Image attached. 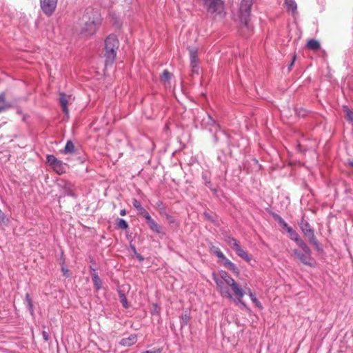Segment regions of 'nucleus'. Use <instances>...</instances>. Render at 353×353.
<instances>
[{"label": "nucleus", "mask_w": 353, "mask_h": 353, "mask_svg": "<svg viewBox=\"0 0 353 353\" xmlns=\"http://www.w3.org/2000/svg\"><path fill=\"white\" fill-rule=\"evenodd\" d=\"M101 22V19L98 12L92 9H88L81 18L80 34L84 37L94 34Z\"/></svg>", "instance_id": "1"}, {"label": "nucleus", "mask_w": 353, "mask_h": 353, "mask_svg": "<svg viewBox=\"0 0 353 353\" xmlns=\"http://www.w3.org/2000/svg\"><path fill=\"white\" fill-rule=\"evenodd\" d=\"M119 40L114 34L109 35L105 40V57H106L105 64L112 63L117 55V50L119 48Z\"/></svg>", "instance_id": "2"}, {"label": "nucleus", "mask_w": 353, "mask_h": 353, "mask_svg": "<svg viewBox=\"0 0 353 353\" xmlns=\"http://www.w3.org/2000/svg\"><path fill=\"white\" fill-rule=\"evenodd\" d=\"M303 252L298 249L292 250V254L295 259L299 260L303 264L312 267L313 266L312 258L311 256V250L310 248L304 242H300L299 245Z\"/></svg>", "instance_id": "3"}, {"label": "nucleus", "mask_w": 353, "mask_h": 353, "mask_svg": "<svg viewBox=\"0 0 353 353\" xmlns=\"http://www.w3.org/2000/svg\"><path fill=\"white\" fill-rule=\"evenodd\" d=\"M220 276V278L214 276V280L217 285L220 294L223 297L232 299V294L226 285L229 283V280H232L233 279L226 272H221Z\"/></svg>", "instance_id": "4"}, {"label": "nucleus", "mask_w": 353, "mask_h": 353, "mask_svg": "<svg viewBox=\"0 0 353 353\" xmlns=\"http://www.w3.org/2000/svg\"><path fill=\"white\" fill-rule=\"evenodd\" d=\"M252 6V0H242L240 5V19L241 22L247 28H249L248 19Z\"/></svg>", "instance_id": "5"}, {"label": "nucleus", "mask_w": 353, "mask_h": 353, "mask_svg": "<svg viewBox=\"0 0 353 353\" xmlns=\"http://www.w3.org/2000/svg\"><path fill=\"white\" fill-rule=\"evenodd\" d=\"M225 241L228 243V245L235 251L236 254L239 257H241L247 262H250L251 261V257L249 256L247 252H245L243 248H241L236 239L228 236L225 239Z\"/></svg>", "instance_id": "6"}, {"label": "nucleus", "mask_w": 353, "mask_h": 353, "mask_svg": "<svg viewBox=\"0 0 353 353\" xmlns=\"http://www.w3.org/2000/svg\"><path fill=\"white\" fill-rule=\"evenodd\" d=\"M208 12L216 16H222L224 12V5L222 0H212L205 6Z\"/></svg>", "instance_id": "7"}, {"label": "nucleus", "mask_w": 353, "mask_h": 353, "mask_svg": "<svg viewBox=\"0 0 353 353\" xmlns=\"http://www.w3.org/2000/svg\"><path fill=\"white\" fill-rule=\"evenodd\" d=\"M228 288H230L232 293V297L235 296L239 302L241 301V299L245 295V291L233 279L232 280H229V283L226 285Z\"/></svg>", "instance_id": "8"}, {"label": "nucleus", "mask_w": 353, "mask_h": 353, "mask_svg": "<svg viewBox=\"0 0 353 353\" xmlns=\"http://www.w3.org/2000/svg\"><path fill=\"white\" fill-rule=\"evenodd\" d=\"M41 8L48 16H50L55 11L58 0H40Z\"/></svg>", "instance_id": "9"}, {"label": "nucleus", "mask_w": 353, "mask_h": 353, "mask_svg": "<svg viewBox=\"0 0 353 353\" xmlns=\"http://www.w3.org/2000/svg\"><path fill=\"white\" fill-rule=\"evenodd\" d=\"M189 54L190 59V65L192 68V71L194 72H198V49L196 47L189 48Z\"/></svg>", "instance_id": "10"}, {"label": "nucleus", "mask_w": 353, "mask_h": 353, "mask_svg": "<svg viewBox=\"0 0 353 353\" xmlns=\"http://www.w3.org/2000/svg\"><path fill=\"white\" fill-rule=\"evenodd\" d=\"M301 228L303 232L308 236L311 243L316 244V241L314 234V232L310 228V225L307 222H302L301 224Z\"/></svg>", "instance_id": "11"}, {"label": "nucleus", "mask_w": 353, "mask_h": 353, "mask_svg": "<svg viewBox=\"0 0 353 353\" xmlns=\"http://www.w3.org/2000/svg\"><path fill=\"white\" fill-rule=\"evenodd\" d=\"M72 100V97L70 95H66L64 93L59 94V103L61 105L62 110L63 112L68 115L69 110L68 109V103H70Z\"/></svg>", "instance_id": "12"}, {"label": "nucleus", "mask_w": 353, "mask_h": 353, "mask_svg": "<svg viewBox=\"0 0 353 353\" xmlns=\"http://www.w3.org/2000/svg\"><path fill=\"white\" fill-rule=\"evenodd\" d=\"M219 261L222 263V265L228 269L229 270L233 272L235 274L238 275L239 274V270L236 267V265L233 263L230 260L226 258L225 256L223 258H221Z\"/></svg>", "instance_id": "13"}, {"label": "nucleus", "mask_w": 353, "mask_h": 353, "mask_svg": "<svg viewBox=\"0 0 353 353\" xmlns=\"http://www.w3.org/2000/svg\"><path fill=\"white\" fill-rule=\"evenodd\" d=\"M147 223L149 226V228L154 232L157 233H161V227L154 220L152 219L151 216H147L146 218H145Z\"/></svg>", "instance_id": "14"}, {"label": "nucleus", "mask_w": 353, "mask_h": 353, "mask_svg": "<svg viewBox=\"0 0 353 353\" xmlns=\"http://www.w3.org/2000/svg\"><path fill=\"white\" fill-rule=\"evenodd\" d=\"M284 4L288 12H291L294 16L297 14V4L294 0H285Z\"/></svg>", "instance_id": "15"}, {"label": "nucleus", "mask_w": 353, "mask_h": 353, "mask_svg": "<svg viewBox=\"0 0 353 353\" xmlns=\"http://www.w3.org/2000/svg\"><path fill=\"white\" fill-rule=\"evenodd\" d=\"M137 341V337L136 334H130L128 337L123 338L121 341L120 344L123 346H131L136 343Z\"/></svg>", "instance_id": "16"}, {"label": "nucleus", "mask_w": 353, "mask_h": 353, "mask_svg": "<svg viewBox=\"0 0 353 353\" xmlns=\"http://www.w3.org/2000/svg\"><path fill=\"white\" fill-rule=\"evenodd\" d=\"M132 205L134 208L139 211V213L144 218H146L147 216L150 215V214L144 209V208L141 205V203L138 200L134 199L132 201Z\"/></svg>", "instance_id": "17"}, {"label": "nucleus", "mask_w": 353, "mask_h": 353, "mask_svg": "<svg viewBox=\"0 0 353 353\" xmlns=\"http://www.w3.org/2000/svg\"><path fill=\"white\" fill-rule=\"evenodd\" d=\"M248 294L249 296L250 297L253 303L259 309H262L263 306L261 302L257 299L256 294L251 291L250 288H245V294Z\"/></svg>", "instance_id": "18"}, {"label": "nucleus", "mask_w": 353, "mask_h": 353, "mask_svg": "<svg viewBox=\"0 0 353 353\" xmlns=\"http://www.w3.org/2000/svg\"><path fill=\"white\" fill-rule=\"evenodd\" d=\"M286 230L288 232L290 239L295 241L298 245H300V242H303V241L299 238L298 233L291 227L288 228Z\"/></svg>", "instance_id": "19"}, {"label": "nucleus", "mask_w": 353, "mask_h": 353, "mask_svg": "<svg viewBox=\"0 0 353 353\" xmlns=\"http://www.w3.org/2000/svg\"><path fill=\"white\" fill-rule=\"evenodd\" d=\"M52 168L54 171H55L58 174H62L65 172V164L62 163L60 160H58L57 163H55Z\"/></svg>", "instance_id": "20"}, {"label": "nucleus", "mask_w": 353, "mask_h": 353, "mask_svg": "<svg viewBox=\"0 0 353 353\" xmlns=\"http://www.w3.org/2000/svg\"><path fill=\"white\" fill-rule=\"evenodd\" d=\"M92 279L95 288L99 290L102 288V282L97 272L92 274Z\"/></svg>", "instance_id": "21"}, {"label": "nucleus", "mask_w": 353, "mask_h": 353, "mask_svg": "<svg viewBox=\"0 0 353 353\" xmlns=\"http://www.w3.org/2000/svg\"><path fill=\"white\" fill-rule=\"evenodd\" d=\"M11 107V105L5 101L3 93L0 94V112H3Z\"/></svg>", "instance_id": "22"}, {"label": "nucleus", "mask_w": 353, "mask_h": 353, "mask_svg": "<svg viewBox=\"0 0 353 353\" xmlns=\"http://www.w3.org/2000/svg\"><path fill=\"white\" fill-rule=\"evenodd\" d=\"M306 46L310 50H317L320 48V43L315 39H310L307 41Z\"/></svg>", "instance_id": "23"}, {"label": "nucleus", "mask_w": 353, "mask_h": 353, "mask_svg": "<svg viewBox=\"0 0 353 353\" xmlns=\"http://www.w3.org/2000/svg\"><path fill=\"white\" fill-rule=\"evenodd\" d=\"M343 110L345 113V118L347 121L350 123L353 122V110L350 109L347 106L343 105Z\"/></svg>", "instance_id": "24"}, {"label": "nucleus", "mask_w": 353, "mask_h": 353, "mask_svg": "<svg viewBox=\"0 0 353 353\" xmlns=\"http://www.w3.org/2000/svg\"><path fill=\"white\" fill-rule=\"evenodd\" d=\"M74 146L71 141H68L63 150L65 154H70L74 152Z\"/></svg>", "instance_id": "25"}, {"label": "nucleus", "mask_w": 353, "mask_h": 353, "mask_svg": "<svg viewBox=\"0 0 353 353\" xmlns=\"http://www.w3.org/2000/svg\"><path fill=\"white\" fill-rule=\"evenodd\" d=\"M25 301L27 304V306H28L31 314L32 315L33 314V305H32V299H31L29 294H26Z\"/></svg>", "instance_id": "26"}, {"label": "nucleus", "mask_w": 353, "mask_h": 353, "mask_svg": "<svg viewBox=\"0 0 353 353\" xmlns=\"http://www.w3.org/2000/svg\"><path fill=\"white\" fill-rule=\"evenodd\" d=\"M47 163L52 167L55 163H57L59 159H57L54 155H48L46 157Z\"/></svg>", "instance_id": "27"}, {"label": "nucleus", "mask_w": 353, "mask_h": 353, "mask_svg": "<svg viewBox=\"0 0 353 353\" xmlns=\"http://www.w3.org/2000/svg\"><path fill=\"white\" fill-rule=\"evenodd\" d=\"M117 227L123 230H126L128 228V224L125 220L123 219H119L117 220Z\"/></svg>", "instance_id": "28"}, {"label": "nucleus", "mask_w": 353, "mask_h": 353, "mask_svg": "<svg viewBox=\"0 0 353 353\" xmlns=\"http://www.w3.org/2000/svg\"><path fill=\"white\" fill-rule=\"evenodd\" d=\"M215 124V121L210 116L207 115L206 119L203 120V125L205 126L209 125H213Z\"/></svg>", "instance_id": "29"}, {"label": "nucleus", "mask_w": 353, "mask_h": 353, "mask_svg": "<svg viewBox=\"0 0 353 353\" xmlns=\"http://www.w3.org/2000/svg\"><path fill=\"white\" fill-rule=\"evenodd\" d=\"M212 251L219 260L225 256L219 248L213 247Z\"/></svg>", "instance_id": "30"}, {"label": "nucleus", "mask_w": 353, "mask_h": 353, "mask_svg": "<svg viewBox=\"0 0 353 353\" xmlns=\"http://www.w3.org/2000/svg\"><path fill=\"white\" fill-rule=\"evenodd\" d=\"M276 220L279 222V223L284 228L287 229L290 226L287 224V223L279 216H276Z\"/></svg>", "instance_id": "31"}, {"label": "nucleus", "mask_w": 353, "mask_h": 353, "mask_svg": "<svg viewBox=\"0 0 353 353\" xmlns=\"http://www.w3.org/2000/svg\"><path fill=\"white\" fill-rule=\"evenodd\" d=\"M171 77V74L168 70H164L162 76H161V80L163 81H168Z\"/></svg>", "instance_id": "32"}, {"label": "nucleus", "mask_w": 353, "mask_h": 353, "mask_svg": "<svg viewBox=\"0 0 353 353\" xmlns=\"http://www.w3.org/2000/svg\"><path fill=\"white\" fill-rule=\"evenodd\" d=\"M120 298H121V301L123 307L125 308H128V304L127 299L125 296V295L123 294H120Z\"/></svg>", "instance_id": "33"}, {"label": "nucleus", "mask_w": 353, "mask_h": 353, "mask_svg": "<svg viewBox=\"0 0 353 353\" xmlns=\"http://www.w3.org/2000/svg\"><path fill=\"white\" fill-rule=\"evenodd\" d=\"M42 335H43V339H44L46 341H48L49 336H48V334L47 333V332L43 331V332H42Z\"/></svg>", "instance_id": "34"}, {"label": "nucleus", "mask_w": 353, "mask_h": 353, "mask_svg": "<svg viewBox=\"0 0 353 353\" xmlns=\"http://www.w3.org/2000/svg\"><path fill=\"white\" fill-rule=\"evenodd\" d=\"M295 59H296V57L294 56V57H293V59H292V62L290 63V65H289V66H288L289 70H290V69L292 68V65H293V64H294V61H295Z\"/></svg>", "instance_id": "35"}, {"label": "nucleus", "mask_w": 353, "mask_h": 353, "mask_svg": "<svg viewBox=\"0 0 353 353\" xmlns=\"http://www.w3.org/2000/svg\"><path fill=\"white\" fill-rule=\"evenodd\" d=\"M126 213H127V212H126V210H121L120 211V215H121V216H125V215L126 214Z\"/></svg>", "instance_id": "36"}, {"label": "nucleus", "mask_w": 353, "mask_h": 353, "mask_svg": "<svg viewBox=\"0 0 353 353\" xmlns=\"http://www.w3.org/2000/svg\"><path fill=\"white\" fill-rule=\"evenodd\" d=\"M3 217H4V214L3 213V212L0 210V220L1 219H3Z\"/></svg>", "instance_id": "37"}, {"label": "nucleus", "mask_w": 353, "mask_h": 353, "mask_svg": "<svg viewBox=\"0 0 353 353\" xmlns=\"http://www.w3.org/2000/svg\"><path fill=\"white\" fill-rule=\"evenodd\" d=\"M90 270L92 271V274L96 272L94 268H90Z\"/></svg>", "instance_id": "38"}, {"label": "nucleus", "mask_w": 353, "mask_h": 353, "mask_svg": "<svg viewBox=\"0 0 353 353\" xmlns=\"http://www.w3.org/2000/svg\"><path fill=\"white\" fill-rule=\"evenodd\" d=\"M350 165H351V166H352V167H353V161H350Z\"/></svg>", "instance_id": "39"}, {"label": "nucleus", "mask_w": 353, "mask_h": 353, "mask_svg": "<svg viewBox=\"0 0 353 353\" xmlns=\"http://www.w3.org/2000/svg\"><path fill=\"white\" fill-rule=\"evenodd\" d=\"M62 270H63V272L65 273V270L63 268H62Z\"/></svg>", "instance_id": "40"}, {"label": "nucleus", "mask_w": 353, "mask_h": 353, "mask_svg": "<svg viewBox=\"0 0 353 353\" xmlns=\"http://www.w3.org/2000/svg\"><path fill=\"white\" fill-rule=\"evenodd\" d=\"M188 318V317L185 316V318H184V320H186Z\"/></svg>", "instance_id": "41"}, {"label": "nucleus", "mask_w": 353, "mask_h": 353, "mask_svg": "<svg viewBox=\"0 0 353 353\" xmlns=\"http://www.w3.org/2000/svg\"><path fill=\"white\" fill-rule=\"evenodd\" d=\"M188 318V317L185 316V318H184V320H186Z\"/></svg>", "instance_id": "42"}]
</instances>
